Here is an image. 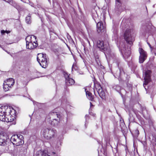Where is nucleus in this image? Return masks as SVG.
I'll return each mask as SVG.
<instances>
[{
	"instance_id": "nucleus-23",
	"label": "nucleus",
	"mask_w": 156,
	"mask_h": 156,
	"mask_svg": "<svg viewBox=\"0 0 156 156\" xmlns=\"http://www.w3.org/2000/svg\"><path fill=\"white\" fill-rule=\"evenodd\" d=\"M77 68L76 63H73L72 68V71H73L74 69V70H76L77 69Z\"/></svg>"
},
{
	"instance_id": "nucleus-13",
	"label": "nucleus",
	"mask_w": 156,
	"mask_h": 156,
	"mask_svg": "<svg viewBox=\"0 0 156 156\" xmlns=\"http://www.w3.org/2000/svg\"><path fill=\"white\" fill-rule=\"evenodd\" d=\"M35 41L26 44V48L29 49H33L35 48L38 46V44Z\"/></svg>"
},
{
	"instance_id": "nucleus-26",
	"label": "nucleus",
	"mask_w": 156,
	"mask_h": 156,
	"mask_svg": "<svg viewBox=\"0 0 156 156\" xmlns=\"http://www.w3.org/2000/svg\"><path fill=\"white\" fill-rule=\"evenodd\" d=\"M1 34L2 35L4 34L5 33V31L3 30H2L1 31Z\"/></svg>"
},
{
	"instance_id": "nucleus-5",
	"label": "nucleus",
	"mask_w": 156,
	"mask_h": 156,
	"mask_svg": "<svg viewBox=\"0 0 156 156\" xmlns=\"http://www.w3.org/2000/svg\"><path fill=\"white\" fill-rule=\"evenodd\" d=\"M23 136L21 135H14L11 138L12 144L17 146L22 145L24 143Z\"/></svg>"
},
{
	"instance_id": "nucleus-16",
	"label": "nucleus",
	"mask_w": 156,
	"mask_h": 156,
	"mask_svg": "<svg viewBox=\"0 0 156 156\" xmlns=\"http://www.w3.org/2000/svg\"><path fill=\"white\" fill-rule=\"evenodd\" d=\"M37 156H49L47 154V151L44 150L42 151L41 150H40L37 152Z\"/></svg>"
},
{
	"instance_id": "nucleus-31",
	"label": "nucleus",
	"mask_w": 156,
	"mask_h": 156,
	"mask_svg": "<svg viewBox=\"0 0 156 156\" xmlns=\"http://www.w3.org/2000/svg\"><path fill=\"white\" fill-rule=\"evenodd\" d=\"M90 106H93V105H92L91 102H90Z\"/></svg>"
},
{
	"instance_id": "nucleus-28",
	"label": "nucleus",
	"mask_w": 156,
	"mask_h": 156,
	"mask_svg": "<svg viewBox=\"0 0 156 156\" xmlns=\"http://www.w3.org/2000/svg\"><path fill=\"white\" fill-rule=\"evenodd\" d=\"M5 32L7 34H8L9 33H10V31H7V30H5Z\"/></svg>"
},
{
	"instance_id": "nucleus-32",
	"label": "nucleus",
	"mask_w": 156,
	"mask_h": 156,
	"mask_svg": "<svg viewBox=\"0 0 156 156\" xmlns=\"http://www.w3.org/2000/svg\"><path fill=\"white\" fill-rule=\"evenodd\" d=\"M154 55H156V52H154Z\"/></svg>"
},
{
	"instance_id": "nucleus-19",
	"label": "nucleus",
	"mask_w": 156,
	"mask_h": 156,
	"mask_svg": "<svg viewBox=\"0 0 156 156\" xmlns=\"http://www.w3.org/2000/svg\"><path fill=\"white\" fill-rule=\"evenodd\" d=\"M4 82L6 83H9V82H11L10 85L13 86L14 84L15 81L13 79L9 78L6 80L4 81Z\"/></svg>"
},
{
	"instance_id": "nucleus-3",
	"label": "nucleus",
	"mask_w": 156,
	"mask_h": 156,
	"mask_svg": "<svg viewBox=\"0 0 156 156\" xmlns=\"http://www.w3.org/2000/svg\"><path fill=\"white\" fill-rule=\"evenodd\" d=\"M94 92L95 96H97L96 91L97 92L100 97L103 99H105V95L104 91L103 90L99 83L96 82H94Z\"/></svg>"
},
{
	"instance_id": "nucleus-25",
	"label": "nucleus",
	"mask_w": 156,
	"mask_h": 156,
	"mask_svg": "<svg viewBox=\"0 0 156 156\" xmlns=\"http://www.w3.org/2000/svg\"><path fill=\"white\" fill-rule=\"evenodd\" d=\"M148 44L150 48L151 49V51H154V49H155V50H156V47L155 48V47L153 48L151 47V45H150L149 43H148Z\"/></svg>"
},
{
	"instance_id": "nucleus-36",
	"label": "nucleus",
	"mask_w": 156,
	"mask_h": 156,
	"mask_svg": "<svg viewBox=\"0 0 156 156\" xmlns=\"http://www.w3.org/2000/svg\"><path fill=\"white\" fill-rule=\"evenodd\" d=\"M0 47H1V45H0Z\"/></svg>"
},
{
	"instance_id": "nucleus-20",
	"label": "nucleus",
	"mask_w": 156,
	"mask_h": 156,
	"mask_svg": "<svg viewBox=\"0 0 156 156\" xmlns=\"http://www.w3.org/2000/svg\"><path fill=\"white\" fill-rule=\"evenodd\" d=\"M31 16L30 14L28 15L26 18V22L28 24H30L31 22Z\"/></svg>"
},
{
	"instance_id": "nucleus-22",
	"label": "nucleus",
	"mask_w": 156,
	"mask_h": 156,
	"mask_svg": "<svg viewBox=\"0 0 156 156\" xmlns=\"http://www.w3.org/2000/svg\"><path fill=\"white\" fill-rule=\"evenodd\" d=\"M5 140L0 137V145H5Z\"/></svg>"
},
{
	"instance_id": "nucleus-15",
	"label": "nucleus",
	"mask_w": 156,
	"mask_h": 156,
	"mask_svg": "<svg viewBox=\"0 0 156 156\" xmlns=\"http://www.w3.org/2000/svg\"><path fill=\"white\" fill-rule=\"evenodd\" d=\"M97 46L99 48L102 50H104L105 48V45L102 41L98 40L97 42Z\"/></svg>"
},
{
	"instance_id": "nucleus-29",
	"label": "nucleus",
	"mask_w": 156,
	"mask_h": 156,
	"mask_svg": "<svg viewBox=\"0 0 156 156\" xmlns=\"http://www.w3.org/2000/svg\"><path fill=\"white\" fill-rule=\"evenodd\" d=\"M116 1L119 3H120V0H116Z\"/></svg>"
},
{
	"instance_id": "nucleus-11",
	"label": "nucleus",
	"mask_w": 156,
	"mask_h": 156,
	"mask_svg": "<svg viewBox=\"0 0 156 156\" xmlns=\"http://www.w3.org/2000/svg\"><path fill=\"white\" fill-rule=\"evenodd\" d=\"M64 75L65 78L66 84L67 86L72 85L74 83L75 81L72 78L69 77V75L66 72H64Z\"/></svg>"
},
{
	"instance_id": "nucleus-34",
	"label": "nucleus",
	"mask_w": 156,
	"mask_h": 156,
	"mask_svg": "<svg viewBox=\"0 0 156 156\" xmlns=\"http://www.w3.org/2000/svg\"><path fill=\"white\" fill-rule=\"evenodd\" d=\"M86 123H85V126L86 125Z\"/></svg>"
},
{
	"instance_id": "nucleus-2",
	"label": "nucleus",
	"mask_w": 156,
	"mask_h": 156,
	"mask_svg": "<svg viewBox=\"0 0 156 156\" xmlns=\"http://www.w3.org/2000/svg\"><path fill=\"white\" fill-rule=\"evenodd\" d=\"M55 132L56 131L54 129L44 128L42 130L41 133L45 139L49 140L55 137Z\"/></svg>"
},
{
	"instance_id": "nucleus-35",
	"label": "nucleus",
	"mask_w": 156,
	"mask_h": 156,
	"mask_svg": "<svg viewBox=\"0 0 156 156\" xmlns=\"http://www.w3.org/2000/svg\"><path fill=\"white\" fill-rule=\"evenodd\" d=\"M48 1L50 2V0H48Z\"/></svg>"
},
{
	"instance_id": "nucleus-21",
	"label": "nucleus",
	"mask_w": 156,
	"mask_h": 156,
	"mask_svg": "<svg viewBox=\"0 0 156 156\" xmlns=\"http://www.w3.org/2000/svg\"><path fill=\"white\" fill-rule=\"evenodd\" d=\"M119 70L120 73L119 76L121 79L122 78V76L124 75L125 73L122 69L120 68Z\"/></svg>"
},
{
	"instance_id": "nucleus-9",
	"label": "nucleus",
	"mask_w": 156,
	"mask_h": 156,
	"mask_svg": "<svg viewBox=\"0 0 156 156\" xmlns=\"http://www.w3.org/2000/svg\"><path fill=\"white\" fill-rule=\"evenodd\" d=\"M124 37L127 43L131 46L133 44V39L130 34V30H128L125 31L124 33Z\"/></svg>"
},
{
	"instance_id": "nucleus-33",
	"label": "nucleus",
	"mask_w": 156,
	"mask_h": 156,
	"mask_svg": "<svg viewBox=\"0 0 156 156\" xmlns=\"http://www.w3.org/2000/svg\"><path fill=\"white\" fill-rule=\"evenodd\" d=\"M53 153L54 154H55V152H53Z\"/></svg>"
},
{
	"instance_id": "nucleus-14",
	"label": "nucleus",
	"mask_w": 156,
	"mask_h": 156,
	"mask_svg": "<svg viewBox=\"0 0 156 156\" xmlns=\"http://www.w3.org/2000/svg\"><path fill=\"white\" fill-rule=\"evenodd\" d=\"M36 36H27L25 39L26 41V44L33 42V40L34 39L36 40Z\"/></svg>"
},
{
	"instance_id": "nucleus-10",
	"label": "nucleus",
	"mask_w": 156,
	"mask_h": 156,
	"mask_svg": "<svg viewBox=\"0 0 156 156\" xmlns=\"http://www.w3.org/2000/svg\"><path fill=\"white\" fill-rule=\"evenodd\" d=\"M139 51L140 54L139 57V62L143 63L147 58V53L143 49L139 48Z\"/></svg>"
},
{
	"instance_id": "nucleus-4",
	"label": "nucleus",
	"mask_w": 156,
	"mask_h": 156,
	"mask_svg": "<svg viewBox=\"0 0 156 156\" xmlns=\"http://www.w3.org/2000/svg\"><path fill=\"white\" fill-rule=\"evenodd\" d=\"M37 60L40 65L44 68L48 66V62L46 54H38L37 57Z\"/></svg>"
},
{
	"instance_id": "nucleus-12",
	"label": "nucleus",
	"mask_w": 156,
	"mask_h": 156,
	"mask_svg": "<svg viewBox=\"0 0 156 156\" xmlns=\"http://www.w3.org/2000/svg\"><path fill=\"white\" fill-rule=\"evenodd\" d=\"M97 31L98 33L103 32L105 30V27L104 25L102 22L100 21L97 23Z\"/></svg>"
},
{
	"instance_id": "nucleus-30",
	"label": "nucleus",
	"mask_w": 156,
	"mask_h": 156,
	"mask_svg": "<svg viewBox=\"0 0 156 156\" xmlns=\"http://www.w3.org/2000/svg\"><path fill=\"white\" fill-rule=\"evenodd\" d=\"M90 115H93V116H95V114H91V113H90Z\"/></svg>"
},
{
	"instance_id": "nucleus-8",
	"label": "nucleus",
	"mask_w": 156,
	"mask_h": 156,
	"mask_svg": "<svg viewBox=\"0 0 156 156\" xmlns=\"http://www.w3.org/2000/svg\"><path fill=\"white\" fill-rule=\"evenodd\" d=\"M119 48L121 49L122 53H123V56L125 58H127L131 54V52L130 51V48H128L126 50V47L125 45L122 43L119 46Z\"/></svg>"
},
{
	"instance_id": "nucleus-6",
	"label": "nucleus",
	"mask_w": 156,
	"mask_h": 156,
	"mask_svg": "<svg viewBox=\"0 0 156 156\" xmlns=\"http://www.w3.org/2000/svg\"><path fill=\"white\" fill-rule=\"evenodd\" d=\"M151 71L150 69H147L146 68L143 71V76L144 80V83L143 85L146 90V88L145 85H147L151 81Z\"/></svg>"
},
{
	"instance_id": "nucleus-18",
	"label": "nucleus",
	"mask_w": 156,
	"mask_h": 156,
	"mask_svg": "<svg viewBox=\"0 0 156 156\" xmlns=\"http://www.w3.org/2000/svg\"><path fill=\"white\" fill-rule=\"evenodd\" d=\"M86 89H85L86 94L87 98L91 101H93L94 99L92 94L88 91H86Z\"/></svg>"
},
{
	"instance_id": "nucleus-17",
	"label": "nucleus",
	"mask_w": 156,
	"mask_h": 156,
	"mask_svg": "<svg viewBox=\"0 0 156 156\" xmlns=\"http://www.w3.org/2000/svg\"><path fill=\"white\" fill-rule=\"evenodd\" d=\"M10 83H6L4 82L3 84V88L5 91H7L9 90L11 88L12 86L10 85Z\"/></svg>"
},
{
	"instance_id": "nucleus-27",
	"label": "nucleus",
	"mask_w": 156,
	"mask_h": 156,
	"mask_svg": "<svg viewBox=\"0 0 156 156\" xmlns=\"http://www.w3.org/2000/svg\"><path fill=\"white\" fill-rule=\"evenodd\" d=\"M85 117L86 118V120H87V119H88L89 118V116L88 115H86L85 116Z\"/></svg>"
},
{
	"instance_id": "nucleus-7",
	"label": "nucleus",
	"mask_w": 156,
	"mask_h": 156,
	"mask_svg": "<svg viewBox=\"0 0 156 156\" xmlns=\"http://www.w3.org/2000/svg\"><path fill=\"white\" fill-rule=\"evenodd\" d=\"M7 109L8 107L2 106L0 108V120L4 122L9 121V119L5 117L6 109Z\"/></svg>"
},
{
	"instance_id": "nucleus-24",
	"label": "nucleus",
	"mask_w": 156,
	"mask_h": 156,
	"mask_svg": "<svg viewBox=\"0 0 156 156\" xmlns=\"http://www.w3.org/2000/svg\"><path fill=\"white\" fill-rule=\"evenodd\" d=\"M152 143L155 144L156 146V136H153L151 141Z\"/></svg>"
},
{
	"instance_id": "nucleus-1",
	"label": "nucleus",
	"mask_w": 156,
	"mask_h": 156,
	"mask_svg": "<svg viewBox=\"0 0 156 156\" xmlns=\"http://www.w3.org/2000/svg\"><path fill=\"white\" fill-rule=\"evenodd\" d=\"M48 121L52 126H57L59 123L61 116L59 113L51 112L49 114Z\"/></svg>"
}]
</instances>
